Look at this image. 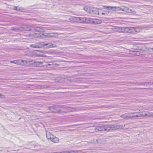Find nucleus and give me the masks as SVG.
Segmentation results:
<instances>
[{"label": "nucleus", "mask_w": 153, "mask_h": 153, "mask_svg": "<svg viewBox=\"0 0 153 153\" xmlns=\"http://www.w3.org/2000/svg\"><path fill=\"white\" fill-rule=\"evenodd\" d=\"M123 126L119 125H107L104 126V131H113L122 128Z\"/></svg>", "instance_id": "nucleus-4"}, {"label": "nucleus", "mask_w": 153, "mask_h": 153, "mask_svg": "<svg viewBox=\"0 0 153 153\" xmlns=\"http://www.w3.org/2000/svg\"><path fill=\"white\" fill-rule=\"evenodd\" d=\"M51 135H53L49 133V134H47V133H46V137L48 139H50V140H51V138L52 137Z\"/></svg>", "instance_id": "nucleus-20"}, {"label": "nucleus", "mask_w": 153, "mask_h": 153, "mask_svg": "<svg viewBox=\"0 0 153 153\" xmlns=\"http://www.w3.org/2000/svg\"><path fill=\"white\" fill-rule=\"evenodd\" d=\"M105 8L109 10H112V11H116L118 10L120 11H122L125 12L131 13L133 14H135L136 13V12L134 10L131 9L127 7H123L122 8L120 7H115L111 6H105Z\"/></svg>", "instance_id": "nucleus-1"}, {"label": "nucleus", "mask_w": 153, "mask_h": 153, "mask_svg": "<svg viewBox=\"0 0 153 153\" xmlns=\"http://www.w3.org/2000/svg\"><path fill=\"white\" fill-rule=\"evenodd\" d=\"M96 131H104V126H97L95 128Z\"/></svg>", "instance_id": "nucleus-12"}, {"label": "nucleus", "mask_w": 153, "mask_h": 153, "mask_svg": "<svg viewBox=\"0 0 153 153\" xmlns=\"http://www.w3.org/2000/svg\"><path fill=\"white\" fill-rule=\"evenodd\" d=\"M131 115V113H126L121 115L120 117L123 119L130 118Z\"/></svg>", "instance_id": "nucleus-13"}, {"label": "nucleus", "mask_w": 153, "mask_h": 153, "mask_svg": "<svg viewBox=\"0 0 153 153\" xmlns=\"http://www.w3.org/2000/svg\"><path fill=\"white\" fill-rule=\"evenodd\" d=\"M97 23H98L97 22Z\"/></svg>", "instance_id": "nucleus-30"}, {"label": "nucleus", "mask_w": 153, "mask_h": 153, "mask_svg": "<svg viewBox=\"0 0 153 153\" xmlns=\"http://www.w3.org/2000/svg\"><path fill=\"white\" fill-rule=\"evenodd\" d=\"M105 6H104V8H105ZM105 9H106V8H104ZM107 9L108 10V11L106 12V13L102 12V15H108V14L109 13H111V12H110V10H109L107 9Z\"/></svg>", "instance_id": "nucleus-21"}, {"label": "nucleus", "mask_w": 153, "mask_h": 153, "mask_svg": "<svg viewBox=\"0 0 153 153\" xmlns=\"http://www.w3.org/2000/svg\"><path fill=\"white\" fill-rule=\"evenodd\" d=\"M37 37H43L44 34H40V33H37L36 34Z\"/></svg>", "instance_id": "nucleus-22"}, {"label": "nucleus", "mask_w": 153, "mask_h": 153, "mask_svg": "<svg viewBox=\"0 0 153 153\" xmlns=\"http://www.w3.org/2000/svg\"><path fill=\"white\" fill-rule=\"evenodd\" d=\"M31 46L33 48H50L55 47L52 43H45L43 42H38L35 44L31 45Z\"/></svg>", "instance_id": "nucleus-2"}, {"label": "nucleus", "mask_w": 153, "mask_h": 153, "mask_svg": "<svg viewBox=\"0 0 153 153\" xmlns=\"http://www.w3.org/2000/svg\"><path fill=\"white\" fill-rule=\"evenodd\" d=\"M69 20L72 22H83L88 20L90 21L89 18L73 17L69 18Z\"/></svg>", "instance_id": "nucleus-5"}, {"label": "nucleus", "mask_w": 153, "mask_h": 153, "mask_svg": "<svg viewBox=\"0 0 153 153\" xmlns=\"http://www.w3.org/2000/svg\"><path fill=\"white\" fill-rule=\"evenodd\" d=\"M42 26L37 27H31L26 29V30L36 31L38 32L43 31L44 29Z\"/></svg>", "instance_id": "nucleus-6"}, {"label": "nucleus", "mask_w": 153, "mask_h": 153, "mask_svg": "<svg viewBox=\"0 0 153 153\" xmlns=\"http://www.w3.org/2000/svg\"><path fill=\"white\" fill-rule=\"evenodd\" d=\"M140 117H148L147 113H146L142 112H140Z\"/></svg>", "instance_id": "nucleus-19"}, {"label": "nucleus", "mask_w": 153, "mask_h": 153, "mask_svg": "<svg viewBox=\"0 0 153 153\" xmlns=\"http://www.w3.org/2000/svg\"><path fill=\"white\" fill-rule=\"evenodd\" d=\"M132 29L131 27H123L120 28L121 31L124 33H130L132 32Z\"/></svg>", "instance_id": "nucleus-8"}, {"label": "nucleus", "mask_w": 153, "mask_h": 153, "mask_svg": "<svg viewBox=\"0 0 153 153\" xmlns=\"http://www.w3.org/2000/svg\"><path fill=\"white\" fill-rule=\"evenodd\" d=\"M11 29L12 30L14 31H17L19 30V29L18 28H15L14 27H11Z\"/></svg>", "instance_id": "nucleus-24"}, {"label": "nucleus", "mask_w": 153, "mask_h": 153, "mask_svg": "<svg viewBox=\"0 0 153 153\" xmlns=\"http://www.w3.org/2000/svg\"><path fill=\"white\" fill-rule=\"evenodd\" d=\"M10 62L17 64H19L22 65H25L27 63V61L26 60L19 59L17 60L11 61Z\"/></svg>", "instance_id": "nucleus-7"}, {"label": "nucleus", "mask_w": 153, "mask_h": 153, "mask_svg": "<svg viewBox=\"0 0 153 153\" xmlns=\"http://www.w3.org/2000/svg\"><path fill=\"white\" fill-rule=\"evenodd\" d=\"M151 82H140L138 84L139 85H151Z\"/></svg>", "instance_id": "nucleus-18"}, {"label": "nucleus", "mask_w": 153, "mask_h": 153, "mask_svg": "<svg viewBox=\"0 0 153 153\" xmlns=\"http://www.w3.org/2000/svg\"><path fill=\"white\" fill-rule=\"evenodd\" d=\"M99 9L96 8L95 7L92 8V10L91 11V14L94 15V16H96L99 13L98 11Z\"/></svg>", "instance_id": "nucleus-10"}, {"label": "nucleus", "mask_w": 153, "mask_h": 153, "mask_svg": "<svg viewBox=\"0 0 153 153\" xmlns=\"http://www.w3.org/2000/svg\"><path fill=\"white\" fill-rule=\"evenodd\" d=\"M84 10L89 13L91 14V11L92 10V8H91L88 7H85L83 8Z\"/></svg>", "instance_id": "nucleus-17"}, {"label": "nucleus", "mask_w": 153, "mask_h": 153, "mask_svg": "<svg viewBox=\"0 0 153 153\" xmlns=\"http://www.w3.org/2000/svg\"><path fill=\"white\" fill-rule=\"evenodd\" d=\"M48 36H49V37H54V36H53L51 35H49Z\"/></svg>", "instance_id": "nucleus-28"}, {"label": "nucleus", "mask_w": 153, "mask_h": 153, "mask_svg": "<svg viewBox=\"0 0 153 153\" xmlns=\"http://www.w3.org/2000/svg\"><path fill=\"white\" fill-rule=\"evenodd\" d=\"M59 106L60 105H59L55 106H51L49 107L48 109L51 111V112L57 113H67L73 111L71 108L69 107L68 106H66L65 107L66 108L69 109L66 111H62L61 110H57V108L59 107Z\"/></svg>", "instance_id": "nucleus-3"}, {"label": "nucleus", "mask_w": 153, "mask_h": 153, "mask_svg": "<svg viewBox=\"0 0 153 153\" xmlns=\"http://www.w3.org/2000/svg\"><path fill=\"white\" fill-rule=\"evenodd\" d=\"M152 84H153V82L152 83Z\"/></svg>", "instance_id": "nucleus-31"}, {"label": "nucleus", "mask_w": 153, "mask_h": 153, "mask_svg": "<svg viewBox=\"0 0 153 153\" xmlns=\"http://www.w3.org/2000/svg\"><path fill=\"white\" fill-rule=\"evenodd\" d=\"M132 29V32H134V31L136 32H141L142 31V29L140 28H134V27H131Z\"/></svg>", "instance_id": "nucleus-16"}, {"label": "nucleus", "mask_w": 153, "mask_h": 153, "mask_svg": "<svg viewBox=\"0 0 153 153\" xmlns=\"http://www.w3.org/2000/svg\"><path fill=\"white\" fill-rule=\"evenodd\" d=\"M0 97L4 98V95H1V94H0Z\"/></svg>", "instance_id": "nucleus-27"}, {"label": "nucleus", "mask_w": 153, "mask_h": 153, "mask_svg": "<svg viewBox=\"0 0 153 153\" xmlns=\"http://www.w3.org/2000/svg\"><path fill=\"white\" fill-rule=\"evenodd\" d=\"M42 64L44 67H47L51 68V69H52L54 67L55 64L53 62H43Z\"/></svg>", "instance_id": "nucleus-9"}, {"label": "nucleus", "mask_w": 153, "mask_h": 153, "mask_svg": "<svg viewBox=\"0 0 153 153\" xmlns=\"http://www.w3.org/2000/svg\"><path fill=\"white\" fill-rule=\"evenodd\" d=\"M135 54L137 56H140V55H141V54L138 51H137Z\"/></svg>", "instance_id": "nucleus-26"}, {"label": "nucleus", "mask_w": 153, "mask_h": 153, "mask_svg": "<svg viewBox=\"0 0 153 153\" xmlns=\"http://www.w3.org/2000/svg\"><path fill=\"white\" fill-rule=\"evenodd\" d=\"M98 12H99V13L98 14V15H102V10H101L99 9Z\"/></svg>", "instance_id": "nucleus-25"}, {"label": "nucleus", "mask_w": 153, "mask_h": 153, "mask_svg": "<svg viewBox=\"0 0 153 153\" xmlns=\"http://www.w3.org/2000/svg\"><path fill=\"white\" fill-rule=\"evenodd\" d=\"M151 49L153 51V48H151Z\"/></svg>", "instance_id": "nucleus-29"}, {"label": "nucleus", "mask_w": 153, "mask_h": 153, "mask_svg": "<svg viewBox=\"0 0 153 153\" xmlns=\"http://www.w3.org/2000/svg\"><path fill=\"white\" fill-rule=\"evenodd\" d=\"M51 136L52 137L51 138V140L52 141L56 143H57L59 142V139L57 137H56L53 135H51Z\"/></svg>", "instance_id": "nucleus-15"}, {"label": "nucleus", "mask_w": 153, "mask_h": 153, "mask_svg": "<svg viewBox=\"0 0 153 153\" xmlns=\"http://www.w3.org/2000/svg\"><path fill=\"white\" fill-rule=\"evenodd\" d=\"M131 113V115L130 116V118H135L136 117H140V112H133L130 113Z\"/></svg>", "instance_id": "nucleus-11"}, {"label": "nucleus", "mask_w": 153, "mask_h": 153, "mask_svg": "<svg viewBox=\"0 0 153 153\" xmlns=\"http://www.w3.org/2000/svg\"><path fill=\"white\" fill-rule=\"evenodd\" d=\"M148 117H153V113L152 112H147Z\"/></svg>", "instance_id": "nucleus-23"}, {"label": "nucleus", "mask_w": 153, "mask_h": 153, "mask_svg": "<svg viewBox=\"0 0 153 153\" xmlns=\"http://www.w3.org/2000/svg\"><path fill=\"white\" fill-rule=\"evenodd\" d=\"M13 9L18 11H22L25 10V9L21 7H20L18 6L17 7H14Z\"/></svg>", "instance_id": "nucleus-14"}]
</instances>
